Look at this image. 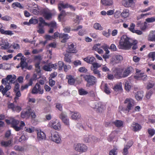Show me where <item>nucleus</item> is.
Here are the masks:
<instances>
[{"label": "nucleus", "mask_w": 155, "mask_h": 155, "mask_svg": "<svg viewBox=\"0 0 155 155\" xmlns=\"http://www.w3.org/2000/svg\"><path fill=\"white\" fill-rule=\"evenodd\" d=\"M16 77L15 75H8L5 78L2 80V83L5 86L4 87L2 85L0 86V92H1L3 95H5L6 97H8L9 95L7 94L6 92L11 88V85L12 83L15 82Z\"/></svg>", "instance_id": "nucleus-1"}, {"label": "nucleus", "mask_w": 155, "mask_h": 155, "mask_svg": "<svg viewBox=\"0 0 155 155\" xmlns=\"http://www.w3.org/2000/svg\"><path fill=\"white\" fill-rule=\"evenodd\" d=\"M129 40V38L126 35H124L121 36L119 41L120 48L126 50L130 49L132 44L130 42Z\"/></svg>", "instance_id": "nucleus-2"}, {"label": "nucleus", "mask_w": 155, "mask_h": 155, "mask_svg": "<svg viewBox=\"0 0 155 155\" xmlns=\"http://www.w3.org/2000/svg\"><path fill=\"white\" fill-rule=\"evenodd\" d=\"M11 127L13 128L16 131H19L20 130L22 127L25 125V123L21 121L20 123L19 127H18V125L19 123V121L12 118L11 119Z\"/></svg>", "instance_id": "nucleus-3"}, {"label": "nucleus", "mask_w": 155, "mask_h": 155, "mask_svg": "<svg viewBox=\"0 0 155 155\" xmlns=\"http://www.w3.org/2000/svg\"><path fill=\"white\" fill-rule=\"evenodd\" d=\"M48 126L55 130H60L61 128V125L59 121L57 119L51 120L48 124Z\"/></svg>", "instance_id": "nucleus-4"}, {"label": "nucleus", "mask_w": 155, "mask_h": 155, "mask_svg": "<svg viewBox=\"0 0 155 155\" xmlns=\"http://www.w3.org/2000/svg\"><path fill=\"white\" fill-rule=\"evenodd\" d=\"M31 92L33 94H42L44 93V90L38 83H36L33 88Z\"/></svg>", "instance_id": "nucleus-5"}, {"label": "nucleus", "mask_w": 155, "mask_h": 155, "mask_svg": "<svg viewBox=\"0 0 155 155\" xmlns=\"http://www.w3.org/2000/svg\"><path fill=\"white\" fill-rule=\"evenodd\" d=\"M69 8L71 10L75 11V8L73 5L68 4V3H64L63 2H60L58 5V8L60 11H61L62 8L65 9Z\"/></svg>", "instance_id": "nucleus-6"}, {"label": "nucleus", "mask_w": 155, "mask_h": 155, "mask_svg": "<svg viewBox=\"0 0 155 155\" xmlns=\"http://www.w3.org/2000/svg\"><path fill=\"white\" fill-rule=\"evenodd\" d=\"M74 148L76 151L81 153L86 152L87 149V147L85 145L81 143L75 144Z\"/></svg>", "instance_id": "nucleus-7"}, {"label": "nucleus", "mask_w": 155, "mask_h": 155, "mask_svg": "<svg viewBox=\"0 0 155 155\" xmlns=\"http://www.w3.org/2000/svg\"><path fill=\"white\" fill-rule=\"evenodd\" d=\"M124 104H127L126 110L129 112L135 105V101L131 98H127L124 101Z\"/></svg>", "instance_id": "nucleus-8"}, {"label": "nucleus", "mask_w": 155, "mask_h": 155, "mask_svg": "<svg viewBox=\"0 0 155 155\" xmlns=\"http://www.w3.org/2000/svg\"><path fill=\"white\" fill-rule=\"evenodd\" d=\"M84 79L90 85H93L96 82V78L90 75H86L84 77Z\"/></svg>", "instance_id": "nucleus-9"}, {"label": "nucleus", "mask_w": 155, "mask_h": 155, "mask_svg": "<svg viewBox=\"0 0 155 155\" xmlns=\"http://www.w3.org/2000/svg\"><path fill=\"white\" fill-rule=\"evenodd\" d=\"M51 140L57 143H60L61 141V138L57 132H55L51 134Z\"/></svg>", "instance_id": "nucleus-10"}, {"label": "nucleus", "mask_w": 155, "mask_h": 155, "mask_svg": "<svg viewBox=\"0 0 155 155\" xmlns=\"http://www.w3.org/2000/svg\"><path fill=\"white\" fill-rule=\"evenodd\" d=\"M122 4L126 7H133L135 5V2L133 0H123Z\"/></svg>", "instance_id": "nucleus-11"}, {"label": "nucleus", "mask_w": 155, "mask_h": 155, "mask_svg": "<svg viewBox=\"0 0 155 155\" xmlns=\"http://www.w3.org/2000/svg\"><path fill=\"white\" fill-rule=\"evenodd\" d=\"M123 69L119 68L116 70L114 71V76L117 79L121 78L123 77Z\"/></svg>", "instance_id": "nucleus-12"}, {"label": "nucleus", "mask_w": 155, "mask_h": 155, "mask_svg": "<svg viewBox=\"0 0 155 155\" xmlns=\"http://www.w3.org/2000/svg\"><path fill=\"white\" fill-rule=\"evenodd\" d=\"M60 118L65 125L69 127V119L68 118L67 115L66 114L61 113L60 115Z\"/></svg>", "instance_id": "nucleus-13"}, {"label": "nucleus", "mask_w": 155, "mask_h": 155, "mask_svg": "<svg viewBox=\"0 0 155 155\" xmlns=\"http://www.w3.org/2000/svg\"><path fill=\"white\" fill-rule=\"evenodd\" d=\"M133 143V142L132 141H129L127 144L125 146L123 152V155H127L128 154V150L132 145Z\"/></svg>", "instance_id": "nucleus-14"}, {"label": "nucleus", "mask_w": 155, "mask_h": 155, "mask_svg": "<svg viewBox=\"0 0 155 155\" xmlns=\"http://www.w3.org/2000/svg\"><path fill=\"white\" fill-rule=\"evenodd\" d=\"M21 62L20 63V67L22 69L24 68H27L28 63L26 62V58L24 56L21 57L20 58Z\"/></svg>", "instance_id": "nucleus-15"}, {"label": "nucleus", "mask_w": 155, "mask_h": 155, "mask_svg": "<svg viewBox=\"0 0 155 155\" xmlns=\"http://www.w3.org/2000/svg\"><path fill=\"white\" fill-rule=\"evenodd\" d=\"M95 108L97 109V112L101 113L105 109V107L104 105L99 103L96 104Z\"/></svg>", "instance_id": "nucleus-16"}, {"label": "nucleus", "mask_w": 155, "mask_h": 155, "mask_svg": "<svg viewBox=\"0 0 155 155\" xmlns=\"http://www.w3.org/2000/svg\"><path fill=\"white\" fill-rule=\"evenodd\" d=\"M132 129L134 132H137L140 130L142 128L141 126L139 124L134 122L131 125Z\"/></svg>", "instance_id": "nucleus-17"}, {"label": "nucleus", "mask_w": 155, "mask_h": 155, "mask_svg": "<svg viewBox=\"0 0 155 155\" xmlns=\"http://www.w3.org/2000/svg\"><path fill=\"white\" fill-rule=\"evenodd\" d=\"M71 114V118L73 120H78L81 117V114L77 112H72Z\"/></svg>", "instance_id": "nucleus-18"}, {"label": "nucleus", "mask_w": 155, "mask_h": 155, "mask_svg": "<svg viewBox=\"0 0 155 155\" xmlns=\"http://www.w3.org/2000/svg\"><path fill=\"white\" fill-rule=\"evenodd\" d=\"M133 70V68L131 66L127 67L124 71L123 70V78L127 77Z\"/></svg>", "instance_id": "nucleus-19"}, {"label": "nucleus", "mask_w": 155, "mask_h": 155, "mask_svg": "<svg viewBox=\"0 0 155 155\" xmlns=\"http://www.w3.org/2000/svg\"><path fill=\"white\" fill-rule=\"evenodd\" d=\"M31 109L29 108L25 112H22L21 113V117L22 118H28L30 116Z\"/></svg>", "instance_id": "nucleus-20"}, {"label": "nucleus", "mask_w": 155, "mask_h": 155, "mask_svg": "<svg viewBox=\"0 0 155 155\" xmlns=\"http://www.w3.org/2000/svg\"><path fill=\"white\" fill-rule=\"evenodd\" d=\"M66 78L68 80V84L71 85H73L75 82V80L73 76L71 75H68L66 76Z\"/></svg>", "instance_id": "nucleus-21"}, {"label": "nucleus", "mask_w": 155, "mask_h": 155, "mask_svg": "<svg viewBox=\"0 0 155 155\" xmlns=\"http://www.w3.org/2000/svg\"><path fill=\"white\" fill-rule=\"evenodd\" d=\"M0 45L2 46L1 48L2 49H8L10 48L8 42H5L4 40H2L0 42Z\"/></svg>", "instance_id": "nucleus-22"}, {"label": "nucleus", "mask_w": 155, "mask_h": 155, "mask_svg": "<svg viewBox=\"0 0 155 155\" xmlns=\"http://www.w3.org/2000/svg\"><path fill=\"white\" fill-rule=\"evenodd\" d=\"M37 138L39 140H45L46 138L45 134L41 131H38L37 133Z\"/></svg>", "instance_id": "nucleus-23"}, {"label": "nucleus", "mask_w": 155, "mask_h": 155, "mask_svg": "<svg viewBox=\"0 0 155 155\" xmlns=\"http://www.w3.org/2000/svg\"><path fill=\"white\" fill-rule=\"evenodd\" d=\"M69 37L67 34H61L59 35V38H62L61 41L62 43H65L69 38Z\"/></svg>", "instance_id": "nucleus-24"}, {"label": "nucleus", "mask_w": 155, "mask_h": 155, "mask_svg": "<svg viewBox=\"0 0 155 155\" xmlns=\"http://www.w3.org/2000/svg\"><path fill=\"white\" fill-rule=\"evenodd\" d=\"M113 89L116 92L121 91L122 90L121 83H120L115 84L113 87Z\"/></svg>", "instance_id": "nucleus-25"}, {"label": "nucleus", "mask_w": 155, "mask_h": 155, "mask_svg": "<svg viewBox=\"0 0 155 155\" xmlns=\"http://www.w3.org/2000/svg\"><path fill=\"white\" fill-rule=\"evenodd\" d=\"M136 75L134 76L135 78L138 79L139 78L142 77V76L144 75V73L141 72V71L137 69H136Z\"/></svg>", "instance_id": "nucleus-26"}, {"label": "nucleus", "mask_w": 155, "mask_h": 155, "mask_svg": "<svg viewBox=\"0 0 155 155\" xmlns=\"http://www.w3.org/2000/svg\"><path fill=\"white\" fill-rule=\"evenodd\" d=\"M28 9L31 12H32L34 14L37 15L40 12V10L39 8H37V9L34 8H31V7L30 6H28Z\"/></svg>", "instance_id": "nucleus-27"}, {"label": "nucleus", "mask_w": 155, "mask_h": 155, "mask_svg": "<svg viewBox=\"0 0 155 155\" xmlns=\"http://www.w3.org/2000/svg\"><path fill=\"white\" fill-rule=\"evenodd\" d=\"M95 60V58L93 57H87L84 59V60L87 63L92 64L94 63V61Z\"/></svg>", "instance_id": "nucleus-28"}, {"label": "nucleus", "mask_w": 155, "mask_h": 155, "mask_svg": "<svg viewBox=\"0 0 155 155\" xmlns=\"http://www.w3.org/2000/svg\"><path fill=\"white\" fill-rule=\"evenodd\" d=\"M68 51L69 53H76L77 52V50L74 48V45L73 44L68 45Z\"/></svg>", "instance_id": "nucleus-29"}, {"label": "nucleus", "mask_w": 155, "mask_h": 155, "mask_svg": "<svg viewBox=\"0 0 155 155\" xmlns=\"http://www.w3.org/2000/svg\"><path fill=\"white\" fill-rule=\"evenodd\" d=\"M12 143V140H9L7 141H2L1 143V145L5 147L9 146Z\"/></svg>", "instance_id": "nucleus-30"}, {"label": "nucleus", "mask_w": 155, "mask_h": 155, "mask_svg": "<svg viewBox=\"0 0 155 155\" xmlns=\"http://www.w3.org/2000/svg\"><path fill=\"white\" fill-rule=\"evenodd\" d=\"M143 97V93L140 91H138L135 94V97L138 101L141 100Z\"/></svg>", "instance_id": "nucleus-31"}, {"label": "nucleus", "mask_w": 155, "mask_h": 155, "mask_svg": "<svg viewBox=\"0 0 155 155\" xmlns=\"http://www.w3.org/2000/svg\"><path fill=\"white\" fill-rule=\"evenodd\" d=\"M101 3L104 5L105 6H110L113 4L112 0H101Z\"/></svg>", "instance_id": "nucleus-32"}, {"label": "nucleus", "mask_w": 155, "mask_h": 155, "mask_svg": "<svg viewBox=\"0 0 155 155\" xmlns=\"http://www.w3.org/2000/svg\"><path fill=\"white\" fill-rule=\"evenodd\" d=\"M12 7L14 9H16V7H18L20 9H22L24 8L20 3L17 2L13 3L12 4Z\"/></svg>", "instance_id": "nucleus-33"}, {"label": "nucleus", "mask_w": 155, "mask_h": 155, "mask_svg": "<svg viewBox=\"0 0 155 155\" xmlns=\"http://www.w3.org/2000/svg\"><path fill=\"white\" fill-rule=\"evenodd\" d=\"M148 39L151 41H155V31L150 32L148 36Z\"/></svg>", "instance_id": "nucleus-34"}, {"label": "nucleus", "mask_w": 155, "mask_h": 155, "mask_svg": "<svg viewBox=\"0 0 155 155\" xmlns=\"http://www.w3.org/2000/svg\"><path fill=\"white\" fill-rule=\"evenodd\" d=\"M129 10L126 9L123 10V11L121 14L122 17L123 18H127L128 17L129 15Z\"/></svg>", "instance_id": "nucleus-35"}, {"label": "nucleus", "mask_w": 155, "mask_h": 155, "mask_svg": "<svg viewBox=\"0 0 155 155\" xmlns=\"http://www.w3.org/2000/svg\"><path fill=\"white\" fill-rule=\"evenodd\" d=\"M93 28L96 30H101L103 29L100 24L98 23H96L94 24Z\"/></svg>", "instance_id": "nucleus-36"}, {"label": "nucleus", "mask_w": 155, "mask_h": 155, "mask_svg": "<svg viewBox=\"0 0 155 155\" xmlns=\"http://www.w3.org/2000/svg\"><path fill=\"white\" fill-rule=\"evenodd\" d=\"M61 12L59 15L58 18V19L60 21L61 19L63 18L66 15L64 10H61Z\"/></svg>", "instance_id": "nucleus-37"}, {"label": "nucleus", "mask_w": 155, "mask_h": 155, "mask_svg": "<svg viewBox=\"0 0 155 155\" xmlns=\"http://www.w3.org/2000/svg\"><path fill=\"white\" fill-rule=\"evenodd\" d=\"M44 26H41L40 25H39V26L38 25L37 27V32L39 34H44L45 32V31L44 30Z\"/></svg>", "instance_id": "nucleus-38"}, {"label": "nucleus", "mask_w": 155, "mask_h": 155, "mask_svg": "<svg viewBox=\"0 0 155 155\" xmlns=\"http://www.w3.org/2000/svg\"><path fill=\"white\" fill-rule=\"evenodd\" d=\"M115 125L117 127H120L123 125V122L120 120H116L114 122Z\"/></svg>", "instance_id": "nucleus-39"}, {"label": "nucleus", "mask_w": 155, "mask_h": 155, "mask_svg": "<svg viewBox=\"0 0 155 155\" xmlns=\"http://www.w3.org/2000/svg\"><path fill=\"white\" fill-rule=\"evenodd\" d=\"M39 23L38 24V26H39V25H40L41 26H44L43 25V24L46 26L48 25V23L46 22L43 18L41 17L39 18Z\"/></svg>", "instance_id": "nucleus-40"}, {"label": "nucleus", "mask_w": 155, "mask_h": 155, "mask_svg": "<svg viewBox=\"0 0 155 155\" xmlns=\"http://www.w3.org/2000/svg\"><path fill=\"white\" fill-rule=\"evenodd\" d=\"M125 87L126 91H129L131 87V85L128 81H126L125 82Z\"/></svg>", "instance_id": "nucleus-41"}, {"label": "nucleus", "mask_w": 155, "mask_h": 155, "mask_svg": "<svg viewBox=\"0 0 155 155\" xmlns=\"http://www.w3.org/2000/svg\"><path fill=\"white\" fill-rule=\"evenodd\" d=\"M104 91L106 94H109L110 93V88L108 87L107 84H104Z\"/></svg>", "instance_id": "nucleus-42"}, {"label": "nucleus", "mask_w": 155, "mask_h": 155, "mask_svg": "<svg viewBox=\"0 0 155 155\" xmlns=\"http://www.w3.org/2000/svg\"><path fill=\"white\" fill-rule=\"evenodd\" d=\"M64 61L68 63H70L71 62V57L69 56L68 54H65L64 55Z\"/></svg>", "instance_id": "nucleus-43"}, {"label": "nucleus", "mask_w": 155, "mask_h": 155, "mask_svg": "<svg viewBox=\"0 0 155 155\" xmlns=\"http://www.w3.org/2000/svg\"><path fill=\"white\" fill-rule=\"evenodd\" d=\"M14 149L15 150L21 152L24 151L25 150L23 147L18 145H15L14 147Z\"/></svg>", "instance_id": "nucleus-44"}, {"label": "nucleus", "mask_w": 155, "mask_h": 155, "mask_svg": "<svg viewBox=\"0 0 155 155\" xmlns=\"http://www.w3.org/2000/svg\"><path fill=\"white\" fill-rule=\"evenodd\" d=\"M34 127H25L24 128L25 131L29 133L33 132L34 131Z\"/></svg>", "instance_id": "nucleus-45"}, {"label": "nucleus", "mask_w": 155, "mask_h": 155, "mask_svg": "<svg viewBox=\"0 0 155 155\" xmlns=\"http://www.w3.org/2000/svg\"><path fill=\"white\" fill-rule=\"evenodd\" d=\"M115 60L118 61V62H120L122 61L123 60V57L122 56L120 55H117L115 56Z\"/></svg>", "instance_id": "nucleus-46"}, {"label": "nucleus", "mask_w": 155, "mask_h": 155, "mask_svg": "<svg viewBox=\"0 0 155 155\" xmlns=\"http://www.w3.org/2000/svg\"><path fill=\"white\" fill-rule=\"evenodd\" d=\"M78 91L79 94L81 95H85L88 94L87 91L82 88L80 89Z\"/></svg>", "instance_id": "nucleus-47"}, {"label": "nucleus", "mask_w": 155, "mask_h": 155, "mask_svg": "<svg viewBox=\"0 0 155 155\" xmlns=\"http://www.w3.org/2000/svg\"><path fill=\"white\" fill-rule=\"evenodd\" d=\"M50 65V63L48 65H45L43 66V69L45 71H51L52 70V69L51 68Z\"/></svg>", "instance_id": "nucleus-48"}, {"label": "nucleus", "mask_w": 155, "mask_h": 155, "mask_svg": "<svg viewBox=\"0 0 155 155\" xmlns=\"http://www.w3.org/2000/svg\"><path fill=\"white\" fill-rule=\"evenodd\" d=\"M44 15L46 19L49 20L51 18L52 14L50 12H46L44 14Z\"/></svg>", "instance_id": "nucleus-49"}, {"label": "nucleus", "mask_w": 155, "mask_h": 155, "mask_svg": "<svg viewBox=\"0 0 155 155\" xmlns=\"http://www.w3.org/2000/svg\"><path fill=\"white\" fill-rule=\"evenodd\" d=\"M58 69L59 70H61L63 69V67L64 65V63L61 61H59L58 62Z\"/></svg>", "instance_id": "nucleus-50"}, {"label": "nucleus", "mask_w": 155, "mask_h": 155, "mask_svg": "<svg viewBox=\"0 0 155 155\" xmlns=\"http://www.w3.org/2000/svg\"><path fill=\"white\" fill-rule=\"evenodd\" d=\"M38 20L36 18H32L29 20V23L30 24H35L38 22Z\"/></svg>", "instance_id": "nucleus-51"}, {"label": "nucleus", "mask_w": 155, "mask_h": 155, "mask_svg": "<svg viewBox=\"0 0 155 155\" xmlns=\"http://www.w3.org/2000/svg\"><path fill=\"white\" fill-rule=\"evenodd\" d=\"M135 27V25L134 24L131 23L128 28V29L132 32L134 33L135 30L134 29Z\"/></svg>", "instance_id": "nucleus-52"}, {"label": "nucleus", "mask_w": 155, "mask_h": 155, "mask_svg": "<svg viewBox=\"0 0 155 155\" xmlns=\"http://www.w3.org/2000/svg\"><path fill=\"white\" fill-rule=\"evenodd\" d=\"M92 66L93 67V69H97L99 68L100 67L102 64H100L98 63L97 62H94L92 64Z\"/></svg>", "instance_id": "nucleus-53"}, {"label": "nucleus", "mask_w": 155, "mask_h": 155, "mask_svg": "<svg viewBox=\"0 0 155 155\" xmlns=\"http://www.w3.org/2000/svg\"><path fill=\"white\" fill-rule=\"evenodd\" d=\"M15 95V100H18V97H20L21 95V94L20 91H17L14 92Z\"/></svg>", "instance_id": "nucleus-54"}, {"label": "nucleus", "mask_w": 155, "mask_h": 155, "mask_svg": "<svg viewBox=\"0 0 155 155\" xmlns=\"http://www.w3.org/2000/svg\"><path fill=\"white\" fill-rule=\"evenodd\" d=\"M146 21L149 23L153 22L155 21V17L148 18L146 19Z\"/></svg>", "instance_id": "nucleus-55"}, {"label": "nucleus", "mask_w": 155, "mask_h": 155, "mask_svg": "<svg viewBox=\"0 0 155 155\" xmlns=\"http://www.w3.org/2000/svg\"><path fill=\"white\" fill-rule=\"evenodd\" d=\"M48 25L47 26H50V28H55L56 27V23L53 21H51L50 23H48Z\"/></svg>", "instance_id": "nucleus-56"}, {"label": "nucleus", "mask_w": 155, "mask_h": 155, "mask_svg": "<svg viewBox=\"0 0 155 155\" xmlns=\"http://www.w3.org/2000/svg\"><path fill=\"white\" fill-rule=\"evenodd\" d=\"M108 32L106 31H104L102 32L103 35L107 37H109L110 35V29H108Z\"/></svg>", "instance_id": "nucleus-57"}, {"label": "nucleus", "mask_w": 155, "mask_h": 155, "mask_svg": "<svg viewBox=\"0 0 155 155\" xmlns=\"http://www.w3.org/2000/svg\"><path fill=\"white\" fill-rule=\"evenodd\" d=\"M148 56L149 58H152L153 61H154L155 57V52H152L148 54Z\"/></svg>", "instance_id": "nucleus-58"}, {"label": "nucleus", "mask_w": 155, "mask_h": 155, "mask_svg": "<svg viewBox=\"0 0 155 155\" xmlns=\"http://www.w3.org/2000/svg\"><path fill=\"white\" fill-rule=\"evenodd\" d=\"M46 79L45 77L42 78L40 80L38 81V83L40 85H43L45 84V80Z\"/></svg>", "instance_id": "nucleus-59"}, {"label": "nucleus", "mask_w": 155, "mask_h": 155, "mask_svg": "<svg viewBox=\"0 0 155 155\" xmlns=\"http://www.w3.org/2000/svg\"><path fill=\"white\" fill-rule=\"evenodd\" d=\"M91 70L93 71V73L94 74H97L98 76L100 77L101 75L100 71L96 69L93 68H92Z\"/></svg>", "instance_id": "nucleus-60"}, {"label": "nucleus", "mask_w": 155, "mask_h": 155, "mask_svg": "<svg viewBox=\"0 0 155 155\" xmlns=\"http://www.w3.org/2000/svg\"><path fill=\"white\" fill-rule=\"evenodd\" d=\"M64 70V71L67 72L68 70L70 69L71 68V66L69 65H64L63 67Z\"/></svg>", "instance_id": "nucleus-61"}, {"label": "nucleus", "mask_w": 155, "mask_h": 155, "mask_svg": "<svg viewBox=\"0 0 155 155\" xmlns=\"http://www.w3.org/2000/svg\"><path fill=\"white\" fill-rule=\"evenodd\" d=\"M2 20L5 21H8L11 19V18L8 15H6L1 18Z\"/></svg>", "instance_id": "nucleus-62"}, {"label": "nucleus", "mask_w": 155, "mask_h": 155, "mask_svg": "<svg viewBox=\"0 0 155 155\" xmlns=\"http://www.w3.org/2000/svg\"><path fill=\"white\" fill-rule=\"evenodd\" d=\"M148 131L149 134L151 136L154 135L155 133V130L153 129H149Z\"/></svg>", "instance_id": "nucleus-63"}, {"label": "nucleus", "mask_w": 155, "mask_h": 155, "mask_svg": "<svg viewBox=\"0 0 155 155\" xmlns=\"http://www.w3.org/2000/svg\"><path fill=\"white\" fill-rule=\"evenodd\" d=\"M78 71L80 72L85 73L87 71V70L85 67H81L79 68Z\"/></svg>", "instance_id": "nucleus-64"}]
</instances>
